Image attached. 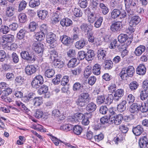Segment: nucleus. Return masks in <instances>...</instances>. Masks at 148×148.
<instances>
[{"instance_id":"f257e3e1","label":"nucleus","mask_w":148,"mask_h":148,"mask_svg":"<svg viewBox=\"0 0 148 148\" xmlns=\"http://www.w3.org/2000/svg\"><path fill=\"white\" fill-rule=\"evenodd\" d=\"M90 99V97L88 93H83L79 96L76 103L78 106L83 107L89 101Z\"/></svg>"},{"instance_id":"f03ea898","label":"nucleus","mask_w":148,"mask_h":148,"mask_svg":"<svg viewBox=\"0 0 148 148\" xmlns=\"http://www.w3.org/2000/svg\"><path fill=\"white\" fill-rule=\"evenodd\" d=\"M126 13L123 11L121 12L119 10L115 9H114L111 13V17L113 19H115L120 16L121 19L124 18L126 16Z\"/></svg>"},{"instance_id":"7ed1b4c3","label":"nucleus","mask_w":148,"mask_h":148,"mask_svg":"<svg viewBox=\"0 0 148 148\" xmlns=\"http://www.w3.org/2000/svg\"><path fill=\"white\" fill-rule=\"evenodd\" d=\"M43 82V79L40 75L36 76L32 82V85L33 87L37 88L39 87Z\"/></svg>"},{"instance_id":"20e7f679","label":"nucleus","mask_w":148,"mask_h":148,"mask_svg":"<svg viewBox=\"0 0 148 148\" xmlns=\"http://www.w3.org/2000/svg\"><path fill=\"white\" fill-rule=\"evenodd\" d=\"M14 40V36L12 35L9 34L2 37L0 40V43L2 45H5L8 42H12Z\"/></svg>"},{"instance_id":"39448f33","label":"nucleus","mask_w":148,"mask_h":148,"mask_svg":"<svg viewBox=\"0 0 148 148\" xmlns=\"http://www.w3.org/2000/svg\"><path fill=\"white\" fill-rule=\"evenodd\" d=\"M21 58L24 60L28 61H34L36 59L34 56L29 54V53L26 51H23L21 53Z\"/></svg>"},{"instance_id":"423d86ee","label":"nucleus","mask_w":148,"mask_h":148,"mask_svg":"<svg viewBox=\"0 0 148 148\" xmlns=\"http://www.w3.org/2000/svg\"><path fill=\"white\" fill-rule=\"evenodd\" d=\"M123 120V116L121 114H118L116 116H110L111 123H114L115 125L120 124Z\"/></svg>"},{"instance_id":"0eeeda50","label":"nucleus","mask_w":148,"mask_h":148,"mask_svg":"<svg viewBox=\"0 0 148 148\" xmlns=\"http://www.w3.org/2000/svg\"><path fill=\"white\" fill-rule=\"evenodd\" d=\"M33 47L35 52L38 53L42 52L44 48L43 45L42 43L37 42L33 44Z\"/></svg>"},{"instance_id":"6e6552de","label":"nucleus","mask_w":148,"mask_h":148,"mask_svg":"<svg viewBox=\"0 0 148 148\" xmlns=\"http://www.w3.org/2000/svg\"><path fill=\"white\" fill-rule=\"evenodd\" d=\"M141 19L138 16H134L132 17L129 22L130 26L135 27L140 21Z\"/></svg>"},{"instance_id":"1a4fd4ad","label":"nucleus","mask_w":148,"mask_h":148,"mask_svg":"<svg viewBox=\"0 0 148 148\" xmlns=\"http://www.w3.org/2000/svg\"><path fill=\"white\" fill-rule=\"evenodd\" d=\"M36 68L32 65H27L25 69V72L27 75H31L34 74L36 72Z\"/></svg>"},{"instance_id":"9d476101","label":"nucleus","mask_w":148,"mask_h":148,"mask_svg":"<svg viewBox=\"0 0 148 148\" xmlns=\"http://www.w3.org/2000/svg\"><path fill=\"white\" fill-rule=\"evenodd\" d=\"M95 56L94 51L92 50L89 49L86 53V60L90 61L93 59Z\"/></svg>"},{"instance_id":"9b49d317","label":"nucleus","mask_w":148,"mask_h":148,"mask_svg":"<svg viewBox=\"0 0 148 148\" xmlns=\"http://www.w3.org/2000/svg\"><path fill=\"white\" fill-rule=\"evenodd\" d=\"M56 35L52 32L48 33L47 36V43L52 44L56 41Z\"/></svg>"},{"instance_id":"f8f14e48","label":"nucleus","mask_w":148,"mask_h":148,"mask_svg":"<svg viewBox=\"0 0 148 148\" xmlns=\"http://www.w3.org/2000/svg\"><path fill=\"white\" fill-rule=\"evenodd\" d=\"M140 108V106L136 103H133L130 106L129 110L130 112L133 113H137Z\"/></svg>"},{"instance_id":"ddd939ff","label":"nucleus","mask_w":148,"mask_h":148,"mask_svg":"<svg viewBox=\"0 0 148 148\" xmlns=\"http://www.w3.org/2000/svg\"><path fill=\"white\" fill-rule=\"evenodd\" d=\"M124 93V92L123 89H119L117 90L114 95V100L116 101H118L123 95Z\"/></svg>"},{"instance_id":"4468645a","label":"nucleus","mask_w":148,"mask_h":148,"mask_svg":"<svg viewBox=\"0 0 148 148\" xmlns=\"http://www.w3.org/2000/svg\"><path fill=\"white\" fill-rule=\"evenodd\" d=\"M121 24L119 22L113 23L110 25V29L113 32L119 31L121 29Z\"/></svg>"},{"instance_id":"2eb2a0df","label":"nucleus","mask_w":148,"mask_h":148,"mask_svg":"<svg viewBox=\"0 0 148 148\" xmlns=\"http://www.w3.org/2000/svg\"><path fill=\"white\" fill-rule=\"evenodd\" d=\"M60 23L63 27H67L72 25V21L68 18H65L61 20Z\"/></svg>"},{"instance_id":"dca6fc26","label":"nucleus","mask_w":148,"mask_h":148,"mask_svg":"<svg viewBox=\"0 0 148 148\" xmlns=\"http://www.w3.org/2000/svg\"><path fill=\"white\" fill-rule=\"evenodd\" d=\"M145 50V47L140 45L137 47L134 53L136 56H139L144 52Z\"/></svg>"},{"instance_id":"f3484780","label":"nucleus","mask_w":148,"mask_h":148,"mask_svg":"<svg viewBox=\"0 0 148 148\" xmlns=\"http://www.w3.org/2000/svg\"><path fill=\"white\" fill-rule=\"evenodd\" d=\"M143 131V129L141 126L138 125L133 128L132 132L136 136L140 135Z\"/></svg>"},{"instance_id":"a211bd4d","label":"nucleus","mask_w":148,"mask_h":148,"mask_svg":"<svg viewBox=\"0 0 148 148\" xmlns=\"http://www.w3.org/2000/svg\"><path fill=\"white\" fill-rule=\"evenodd\" d=\"M60 39L64 45L68 46L70 44L71 39L67 36L63 35L60 37Z\"/></svg>"},{"instance_id":"6ab92c4d","label":"nucleus","mask_w":148,"mask_h":148,"mask_svg":"<svg viewBox=\"0 0 148 148\" xmlns=\"http://www.w3.org/2000/svg\"><path fill=\"white\" fill-rule=\"evenodd\" d=\"M86 43L85 40L84 38H82L80 40L77 41L75 43V46L76 48L78 49L82 48Z\"/></svg>"},{"instance_id":"aec40b11","label":"nucleus","mask_w":148,"mask_h":148,"mask_svg":"<svg viewBox=\"0 0 148 148\" xmlns=\"http://www.w3.org/2000/svg\"><path fill=\"white\" fill-rule=\"evenodd\" d=\"M53 61V65L55 68H61L63 66L64 62L61 60L60 58L55 59Z\"/></svg>"},{"instance_id":"412c9836","label":"nucleus","mask_w":148,"mask_h":148,"mask_svg":"<svg viewBox=\"0 0 148 148\" xmlns=\"http://www.w3.org/2000/svg\"><path fill=\"white\" fill-rule=\"evenodd\" d=\"M80 27L81 30L85 32H86L87 34L90 33L89 32L92 30L91 25L86 24H82L80 26Z\"/></svg>"},{"instance_id":"4be33fe9","label":"nucleus","mask_w":148,"mask_h":148,"mask_svg":"<svg viewBox=\"0 0 148 148\" xmlns=\"http://www.w3.org/2000/svg\"><path fill=\"white\" fill-rule=\"evenodd\" d=\"M48 14L47 11L45 10H40L37 12L38 17L42 20H44L47 17Z\"/></svg>"},{"instance_id":"5701e85b","label":"nucleus","mask_w":148,"mask_h":148,"mask_svg":"<svg viewBox=\"0 0 148 148\" xmlns=\"http://www.w3.org/2000/svg\"><path fill=\"white\" fill-rule=\"evenodd\" d=\"M136 71L138 74L143 75L146 73V69L144 65L140 64L137 67Z\"/></svg>"},{"instance_id":"b1692460","label":"nucleus","mask_w":148,"mask_h":148,"mask_svg":"<svg viewBox=\"0 0 148 148\" xmlns=\"http://www.w3.org/2000/svg\"><path fill=\"white\" fill-rule=\"evenodd\" d=\"M97 57L99 60H102L105 59L106 52L104 50L100 49L97 51Z\"/></svg>"},{"instance_id":"393cba45","label":"nucleus","mask_w":148,"mask_h":148,"mask_svg":"<svg viewBox=\"0 0 148 148\" xmlns=\"http://www.w3.org/2000/svg\"><path fill=\"white\" fill-rule=\"evenodd\" d=\"M33 105L35 107L40 106L42 103V98L40 97L34 98L32 99Z\"/></svg>"},{"instance_id":"a878e982","label":"nucleus","mask_w":148,"mask_h":148,"mask_svg":"<svg viewBox=\"0 0 148 148\" xmlns=\"http://www.w3.org/2000/svg\"><path fill=\"white\" fill-rule=\"evenodd\" d=\"M126 103V101H123L119 104L117 107L118 111L120 112H123L124 111L126 108L125 105Z\"/></svg>"},{"instance_id":"bb28decb","label":"nucleus","mask_w":148,"mask_h":148,"mask_svg":"<svg viewBox=\"0 0 148 148\" xmlns=\"http://www.w3.org/2000/svg\"><path fill=\"white\" fill-rule=\"evenodd\" d=\"M14 8L12 6H9L6 7L5 11L6 15L8 17L13 16L14 13Z\"/></svg>"},{"instance_id":"cd10ccee","label":"nucleus","mask_w":148,"mask_h":148,"mask_svg":"<svg viewBox=\"0 0 148 148\" xmlns=\"http://www.w3.org/2000/svg\"><path fill=\"white\" fill-rule=\"evenodd\" d=\"M119 76L121 79L123 80H127L129 76L125 70V68H123L122 69L119 73Z\"/></svg>"},{"instance_id":"c85d7f7f","label":"nucleus","mask_w":148,"mask_h":148,"mask_svg":"<svg viewBox=\"0 0 148 148\" xmlns=\"http://www.w3.org/2000/svg\"><path fill=\"white\" fill-rule=\"evenodd\" d=\"M48 90V86L45 85H43L38 90L37 92L39 95H41L42 94L47 93Z\"/></svg>"},{"instance_id":"c756f323","label":"nucleus","mask_w":148,"mask_h":148,"mask_svg":"<svg viewBox=\"0 0 148 148\" xmlns=\"http://www.w3.org/2000/svg\"><path fill=\"white\" fill-rule=\"evenodd\" d=\"M148 140L147 137L144 136L141 138L139 141V144L141 148H145L146 144L147 143Z\"/></svg>"},{"instance_id":"7c9ffc66","label":"nucleus","mask_w":148,"mask_h":148,"mask_svg":"<svg viewBox=\"0 0 148 148\" xmlns=\"http://www.w3.org/2000/svg\"><path fill=\"white\" fill-rule=\"evenodd\" d=\"M96 108L97 106L96 104L92 102L88 103L86 107V110L91 112L94 111Z\"/></svg>"},{"instance_id":"2f4dec72","label":"nucleus","mask_w":148,"mask_h":148,"mask_svg":"<svg viewBox=\"0 0 148 148\" xmlns=\"http://www.w3.org/2000/svg\"><path fill=\"white\" fill-rule=\"evenodd\" d=\"M101 66L99 64H95L93 67L92 73L95 75H98L100 73Z\"/></svg>"},{"instance_id":"473e14b6","label":"nucleus","mask_w":148,"mask_h":148,"mask_svg":"<svg viewBox=\"0 0 148 148\" xmlns=\"http://www.w3.org/2000/svg\"><path fill=\"white\" fill-rule=\"evenodd\" d=\"M45 34L43 32H37L35 35V38L38 41H41L44 38Z\"/></svg>"},{"instance_id":"72a5a7b5","label":"nucleus","mask_w":148,"mask_h":148,"mask_svg":"<svg viewBox=\"0 0 148 148\" xmlns=\"http://www.w3.org/2000/svg\"><path fill=\"white\" fill-rule=\"evenodd\" d=\"M128 38V36L127 34H120L118 37L119 41L121 43L125 42Z\"/></svg>"},{"instance_id":"f704fd0d","label":"nucleus","mask_w":148,"mask_h":148,"mask_svg":"<svg viewBox=\"0 0 148 148\" xmlns=\"http://www.w3.org/2000/svg\"><path fill=\"white\" fill-rule=\"evenodd\" d=\"M92 67L90 66H87L84 71V75L86 78H88L91 73Z\"/></svg>"},{"instance_id":"c9c22d12","label":"nucleus","mask_w":148,"mask_h":148,"mask_svg":"<svg viewBox=\"0 0 148 148\" xmlns=\"http://www.w3.org/2000/svg\"><path fill=\"white\" fill-rule=\"evenodd\" d=\"M96 16L94 15L92 12L89 13L87 15V20L88 22L90 23H94L96 20Z\"/></svg>"},{"instance_id":"e433bc0d","label":"nucleus","mask_w":148,"mask_h":148,"mask_svg":"<svg viewBox=\"0 0 148 148\" xmlns=\"http://www.w3.org/2000/svg\"><path fill=\"white\" fill-rule=\"evenodd\" d=\"M18 18L20 22L24 23L27 21V16L25 13H21L18 15Z\"/></svg>"},{"instance_id":"4c0bfd02","label":"nucleus","mask_w":148,"mask_h":148,"mask_svg":"<svg viewBox=\"0 0 148 148\" xmlns=\"http://www.w3.org/2000/svg\"><path fill=\"white\" fill-rule=\"evenodd\" d=\"M125 69L129 77H132L135 72L133 66H129L127 69Z\"/></svg>"},{"instance_id":"58836bf2","label":"nucleus","mask_w":148,"mask_h":148,"mask_svg":"<svg viewBox=\"0 0 148 148\" xmlns=\"http://www.w3.org/2000/svg\"><path fill=\"white\" fill-rule=\"evenodd\" d=\"M73 127V125L70 124H67L61 126L60 127V129L62 130L68 131L72 130Z\"/></svg>"},{"instance_id":"ea45409f","label":"nucleus","mask_w":148,"mask_h":148,"mask_svg":"<svg viewBox=\"0 0 148 148\" xmlns=\"http://www.w3.org/2000/svg\"><path fill=\"white\" fill-rule=\"evenodd\" d=\"M26 32V31L24 29H20L17 34V38L19 39H22L25 37Z\"/></svg>"},{"instance_id":"a19ab883","label":"nucleus","mask_w":148,"mask_h":148,"mask_svg":"<svg viewBox=\"0 0 148 148\" xmlns=\"http://www.w3.org/2000/svg\"><path fill=\"white\" fill-rule=\"evenodd\" d=\"M139 86L138 83L136 81H132L131 82L129 85V87L132 90H134L136 89Z\"/></svg>"},{"instance_id":"79ce46f5","label":"nucleus","mask_w":148,"mask_h":148,"mask_svg":"<svg viewBox=\"0 0 148 148\" xmlns=\"http://www.w3.org/2000/svg\"><path fill=\"white\" fill-rule=\"evenodd\" d=\"M77 62V59L75 58H73L68 62V66L69 68H73L75 66Z\"/></svg>"},{"instance_id":"37998d69","label":"nucleus","mask_w":148,"mask_h":148,"mask_svg":"<svg viewBox=\"0 0 148 148\" xmlns=\"http://www.w3.org/2000/svg\"><path fill=\"white\" fill-rule=\"evenodd\" d=\"M101 123L103 124L109 123L111 124V122L110 121V116L108 117L107 116H105L102 117L100 120Z\"/></svg>"},{"instance_id":"c03bdc74","label":"nucleus","mask_w":148,"mask_h":148,"mask_svg":"<svg viewBox=\"0 0 148 148\" xmlns=\"http://www.w3.org/2000/svg\"><path fill=\"white\" fill-rule=\"evenodd\" d=\"M50 53V58L53 61L55 59H57L60 58L58 55V53L55 50H53L51 51Z\"/></svg>"},{"instance_id":"a18cd8bd","label":"nucleus","mask_w":148,"mask_h":148,"mask_svg":"<svg viewBox=\"0 0 148 148\" xmlns=\"http://www.w3.org/2000/svg\"><path fill=\"white\" fill-rule=\"evenodd\" d=\"M37 25L36 23L35 22H31L28 25V29L31 32H34L36 29Z\"/></svg>"},{"instance_id":"49530a36","label":"nucleus","mask_w":148,"mask_h":148,"mask_svg":"<svg viewBox=\"0 0 148 148\" xmlns=\"http://www.w3.org/2000/svg\"><path fill=\"white\" fill-rule=\"evenodd\" d=\"M73 132L74 134L76 135H79L81 134L82 131V127L78 125L73 126Z\"/></svg>"},{"instance_id":"de8ad7c7","label":"nucleus","mask_w":148,"mask_h":148,"mask_svg":"<svg viewBox=\"0 0 148 148\" xmlns=\"http://www.w3.org/2000/svg\"><path fill=\"white\" fill-rule=\"evenodd\" d=\"M45 76L47 77L50 78L52 77L55 74L54 70L52 69H49L45 72Z\"/></svg>"},{"instance_id":"09e8293b","label":"nucleus","mask_w":148,"mask_h":148,"mask_svg":"<svg viewBox=\"0 0 148 148\" xmlns=\"http://www.w3.org/2000/svg\"><path fill=\"white\" fill-rule=\"evenodd\" d=\"M27 4V2L24 0L20 1L18 6V11L21 12L25 9L26 7Z\"/></svg>"},{"instance_id":"8fccbe9b","label":"nucleus","mask_w":148,"mask_h":148,"mask_svg":"<svg viewBox=\"0 0 148 148\" xmlns=\"http://www.w3.org/2000/svg\"><path fill=\"white\" fill-rule=\"evenodd\" d=\"M40 3L39 0H31L29 3V6L32 8L38 6Z\"/></svg>"},{"instance_id":"3c124183","label":"nucleus","mask_w":148,"mask_h":148,"mask_svg":"<svg viewBox=\"0 0 148 148\" xmlns=\"http://www.w3.org/2000/svg\"><path fill=\"white\" fill-rule=\"evenodd\" d=\"M43 113L42 111L40 109L36 110L34 113V116L36 118H40L43 116Z\"/></svg>"},{"instance_id":"603ef678","label":"nucleus","mask_w":148,"mask_h":148,"mask_svg":"<svg viewBox=\"0 0 148 148\" xmlns=\"http://www.w3.org/2000/svg\"><path fill=\"white\" fill-rule=\"evenodd\" d=\"M73 12L74 15L77 17H81L82 14V11L80 9L78 8H75Z\"/></svg>"},{"instance_id":"864d4df0","label":"nucleus","mask_w":148,"mask_h":148,"mask_svg":"<svg viewBox=\"0 0 148 148\" xmlns=\"http://www.w3.org/2000/svg\"><path fill=\"white\" fill-rule=\"evenodd\" d=\"M140 97L142 100L146 99L148 97V92L146 90L142 91L140 92Z\"/></svg>"},{"instance_id":"5fc2aeb1","label":"nucleus","mask_w":148,"mask_h":148,"mask_svg":"<svg viewBox=\"0 0 148 148\" xmlns=\"http://www.w3.org/2000/svg\"><path fill=\"white\" fill-rule=\"evenodd\" d=\"M105 100V98L103 95L98 96L96 99V102L98 104L100 105L102 104Z\"/></svg>"},{"instance_id":"6e6d98bb","label":"nucleus","mask_w":148,"mask_h":148,"mask_svg":"<svg viewBox=\"0 0 148 148\" xmlns=\"http://www.w3.org/2000/svg\"><path fill=\"white\" fill-rule=\"evenodd\" d=\"M74 117L76 118L78 122L79 120H81L84 118L85 116L83 114L77 113L74 114Z\"/></svg>"},{"instance_id":"4d7b16f0","label":"nucleus","mask_w":148,"mask_h":148,"mask_svg":"<svg viewBox=\"0 0 148 148\" xmlns=\"http://www.w3.org/2000/svg\"><path fill=\"white\" fill-rule=\"evenodd\" d=\"M103 21V18L102 17H99L94 23V26L97 28L99 27L102 24Z\"/></svg>"},{"instance_id":"13d9d810","label":"nucleus","mask_w":148,"mask_h":148,"mask_svg":"<svg viewBox=\"0 0 148 148\" xmlns=\"http://www.w3.org/2000/svg\"><path fill=\"white\" fill-rule=\"evenodd\" d=\"M105 68L108 69H111L113 66V63L110 60H106L105 61Z\"/></svg>"},{"instance_id":"bf43d9fd","label":"nucleus","mask_w":148,"mask_h":148,"mask_svg":"<svg viewBox=\"0 0 148 148\" xmlns=\"http://www.w3.org/2000/svg\"><path fill=\"white\" fill-rule=\"evenodd\" d=\"M146 103L145 102L142 103L141 106H140V110L143 112H146L148 110V106Z\"/></svg>"},{"instance_id":"052dcab7","label":"nucleus","mask_w":148,"mask_h":148,"mask_svg":"<svg viewBox=\"0 0 148 148\" xmlns=\"http://www.w3.org/2000/svg\"><path fill=\"white\" fill-rule=\"evenodd\" d=\"M103 138V135L102 134H99L94 136L93 138V141L98 142L102 140Z\"/></svg>"},{"instance_id":"680f3d73","label":"nucleus","mask_w":148,"mask_h":148,"mask_svg":"<svg viewBox=\"0 0 148 148\" xmlns=\"http://www.w3.org/2000/svg\"><path fill=\"white\" fill-rule=\"evenodd\" d=\"M134 97L131 94L127 95L126 97V100L129 104L133 103L135 100Z\"/></svg>"},{"instance_id":"e2e57ef3","label":"nucleus","mask_w":148,"mask_h":148,"mask_svg":"<svg viewBox=\"0 0 148 148\" xmlns=\"http://www.w3.org/2000/svg\"><path fill=\"white\" fill-rule=\"evenodd\" d=\"M10 30L9 28L6 25H2L1 27L0 31L3 34H7Z\"/></svg>"},{"instance_id":"0e129e2a","label":"nucleus","mask_w":148,"mask_h":148,"mask_svg":"<svg viewBox=\"0 0 148 148\" xmlns=\"http://www.w3.org/2000/svg\"><path fill=\"white\" fill-rule=\"evenodd\" d=\"M33 97L32 94H30L24 97L23 100L24 101L27 103L32 102Z\"/></svg>"},{"instance_id":"69168bd1","label":"nucleus","mask_w":148,"mask_h":148,"mask_svg":"<svg viewBox=\"0 0 148 148\" xmlns=\"http://www.w3.org/2000/svg\"><path fill=\"white\" fill-rule=\"evenodd\" d=\"M79 6L82 8H86L88 4L86 0H79L78 2Z\"/></svg>"},{"instance_id":"338daca9","label":"nucleus","mask_w":148,"mask_h":148,"mask_svg":"<svg viewBox=\"0 0 148 148\" xmlns=\"http://www.w3.org/2000/svg\"><path fill=\"white\" fill-rule=\"evenodd\" d=\"M82 69L81 67H79L72 71L73 74L74 75H78L81 72Z\"/></svg>"},{"instance_id":"774afa93","label":"nucleus","mask_w":148,"mask_h":148,"mask_svg":"<svg viewBox=\"0 0 148 148\" xmlns=\"http://www.w3.org/2000/svg\"><path fill=\"white\" fill-rule=\"evenodd\" d=\"M78 58L79 60H82L84 58L86 59V53L83 51H81L78 52Z\"/></svg>"}]
</instances>
